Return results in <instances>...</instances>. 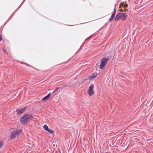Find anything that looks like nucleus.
I'll return each instance as SVG.
<instances>
[{
  "mask_svg": "<svg viewBox=\"0 0 153 153\" xmlns=\"http://www.w3.org/2000/svg\"><path fill=\"white\" fill-rule=\"evenodd\" d=\"M127 5H126H126H125L124 6V7H127Z\"/></svg>",
  "mask_w": 153,
  "mask_h": 153,
  "instance_id": "nucleus-15",
  "label": "nucleus"
},
{
  "mask_svg": "<svg viewBox=\"0 0 153 153\" xmlns=\"http://www.w3.org/2000/svg\"><path fill=\"white\" fill-rule=\"evenodd\" d=\"M127 17V15L125 13H119L117 14L115 18L116 21H118L119 19L123 20L126 19Z\"/></svg>",
  "mask_w": 153,
  "mask_h": 153,
  "instance_id": "nucleus-2",
  "label": "nucleus"
},
{
  "mask_svg": "<svg viewBox=\"0 0 153 153\" xmlns=\"http://www.w3.org/2000/svg\"><path fill=\"white\" fill-rule=\"evenodd\" d=\"M3 52H4V53H5V50L4 49H3Z\"/></svg>",
  "mask_w": 153,
  "mask_h": 153,
  "instance_id": "nucleus-16",
  "label": "nucleus"
},
{
  "mask_svg": "<svg viewBox=\"0 0 153 153\" xmlns=\"http://www.w3.org/2000/svg\"><path fill=\"white\" fill-rule=\"evenodd\" d=\"M59 88V87H57L53 91V93H54L55 91H57Z\"/></svg>",
  "mask_w": 153,
  "mask_h": 153,
  "instance_id": "nucleus-12",
  "label": "nucleus"
},
{
  "mask_svg": "<svg viewBox=\"0 0 153 153\" xmlns=\"http://www.w3.org/2000/svg\"><path fill=\"white\" fill-rule=\"evenodd\" d=\"M47 131L49 132L50 133L52 134L53 133V131L49 128H48Z\"/></svg>",
  "mask_w": 153,
  "mask_h": 153,
  "instance_id": "nucleus-10",
  "label": "nucleus"
},
{
  "mask_svg": "<svg viewBox=\"0 0 153 153\" xmlns=\"http://www.w3.org/2000/svg\"><path fill=\"white\" fill-rule=\"evenodd\" d=\"M116 13V9L115 7L114 8V11L112 13L111 16L109 19V21L111 22L114 19Z\"/></svg>",
  "mask_w": 153,
  "mask_h": 153,
  "instance_id": "nucleus-7",
  "label": "nucleus"
},
{
  "mask_svg": "<svg viewBox=\"0 0 153 153\" xmlns=\"http://www.w3.org/2000/svg\"><path fill=\"white\" fill-rule=\"evenodd\" d=\"M43 128L44 130H46L47 131V130L48 129V126L47 125H45L43 127Z\"/></svg>",
  "mask_w": 153,
  "mask_h": 153,
  "instance_id": "nucleus-11",
  "label": "nucleus"
},
{
  "mask_svg": "<svg viewBox=\"0 0 153 153\" xmlns=\"http://www.w3.org/2000/svg\"><path fill=\"white\" fill-rule=\"evenodd\" d=\"M26 65H27V64H26ZM27 65L28 66H29V65L27 64Z\"/></svg>",
  "mask_w": 153,
  "mask_h": 153,
  "instance_id": "nucleus-18",
  "label": "nucleus"
},
{
  "mask_svg": "<svg viewBox=\"0 0 153 153\" xmlns=\"http://www.w3.org/2000/svg\"><path fill=\"white\" fill-rule=\"evenodd\" d=\"M50 96V94L49 93L48 94L47 96H45V97L42 99V100H46L48 98H49Z\"/></svg>",
  "mask_w": 153,
  "mask_h": 153,
  "instance_id": "nucleus-9",
  "label": "nucleus"
},
{
  "mask_svg": "<svg viewBox=\"0 0 153 153\" xmlns=\"http://www.w3.org/2000/svg\"><path fill=\"white\" fill-rule=\"evenodd\" d=\"M3 144L2 142L0 143V149L3 147Z\"/></svg>",
  "mask_w": 153,
  "mask_h": 153,
  "instance_id": "nucleus-13",
  "label": "nucleus"
},
{
  "mask_svg": "<svg viewBox=\"0 0 153 153\" xmlns=\"http://www.w3.org/2000/svg\"><path fill=\"white\" fill-rule=\"evenodd\" d=\"M94 88V85L93 84H91L88 90V93L90 96L92 95L94 93L93 90Z\"/></svg>",
  "mask_w": 153,
  "mask_h": 153,
  "instance_id": "nucleus-5",
  "label": "nucleus"
},
{
  "mask_svg": "<svg viewBox=\"0 0 153 153\" xmlns=\"http://www.w3.org/2000/svg\"><path fill=\"white\" fill-rule=\"evenodd\" d=\"M97 76L96 74L93 73L92 76H90V79H93L95 78Z\"/></svg>",
  "mask_w": 153,
  "mask_h": 153,
  "instance_id": "nucleus-8",
  "label": "nucleus"
},
{
  "mask_svg": "<svg viewBox=\"0 0 153 153\" xmlns=\"http://www.w3.org/2000/svg\"><path fill=\"white\" fill-rule=\"evenodd\" d=\"M21 131V130H17L13 132L10 135L11 139L12 140L13 138H15L16 137L18 136Z\"/></svg>",
  "mask_w": 153,
  "mask_h": 153,
  "instance_id": "nucleus-4",
  "label": "nucleus"
},
{
  "mask_svg": "<svg viewBox=\"0 0 153 153\" xmlns=\"http://www.w3.org/2000/svg\"><path fill=\"white\" fill-rule=\"evenodd\" d=\"M33 116L30 114H25L23 117H21L20 119V122L23 125L26 124L28 122L32 120Z\"/></svg>",
  "mask_w": 153,
  "mask_h": 153,
  "instance_id": "nucleus-1",
  "label": "nucleus"
},
{
  "mask_svg": "<svg viewBox=\"0 0 153 153\" xmlns=\"http://www.w3.org/2000/svg\"><path fill=\"white\" fill-rule=\"evenodd\" d=\"M109 59L108 58L105 57L103 58L102 59L100 60L101 64L100 65V68L102 69H103Z\"/></svg>",
  "mask_w": 153,
  "mask_h": 153,
  "instance_id": "nucleus-3",
  "label": "nucleus"
},
{
  "mask_svg": "<svg viewBox=\"0 0 153 153\" xmlns=\"http://www.w3.org/2000/svg\"><path fill=\"white\" fill-rule=\"evenodd\" d=\"M27 108V107H25L23 108H19L16 109L17 114L18 115H20L22 114L24 112Z\"/></svg>",
  "mask_w": 153,
  "mask_h": 153,
  "instance_id": "nucleus-6",
  "label": "nucleus"
},
{
  "mask_svg": "<svg viewBox=\"0 0 153 153\" xmlns=\"http://www.w3.org/2000/svg\"><path fill=\"white\" fill-rule=\"evenodd\" d=\"M91 36H90L89 37V38H90L91 37Z\"/></svg>",
  "mask_w": 153,
  "mask_h": 153,
  "instance_id": "nucleus-17",
  "label": "nucleus"
},
{
  "mask_svg": "<svg viewBox=\"0 0 153 153\" xmlns=\"http://www.w3.org/2000/svg\"><path fill=\"white\" fill-rule=\"evenodd\" d=\"M2 38L1 37V35H0V42L2 40Z\"/></svg>",
  "mask_w": 153,
  "mask_h": 153,
  "instance_id": "nucleus-14",
  "label": "nucleus"
},
{
  "mask_svg": "<svg viewBox=\"0 0 153 153\" xmlns=\"http://www.w3.org/2000/svg\"><path fill=\"white\" fill-rule=\"evenodd\" d=\"M108 153V152H106V153Z\"/></svg>",
  "mask_w": 153,
  "mask_h": 153,
  "instance_id": "nucleus-19",
  "label": "nucleus"
}]
</instances>
